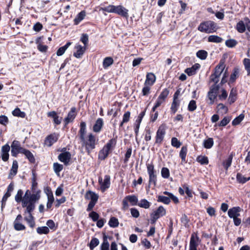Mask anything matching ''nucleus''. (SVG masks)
Segmentation results:
<instances>
[{
  "label": "nucleus",
  "instance_id": "1",
  "mask_svg": "<svg viewBox=\"0 0 250 250\" xmlns=\"http://www.w3.org/2000/svg\"><path fill=\"white\" fill-rule=\"evenodd\" d=\"M80 140L82 147L85 149L88 154H89L92 150L95 148L98 140L92 133H89L87 136Z\"/></svg>",
  "mask_w": 250,
  "mask_h": 250
},
{
  "label": "nucleus",
  "instance_id": "2",
  "mask_svg": "<svg viewBox=\"0 0 250 250\" xmlns=\"http://www.w3.org/2000/svg\"><path fill=\"white\" fill-rule=\"evenodd\" d=\"M40 192L41 191L39 190L36 194H32L31 196L23 197V199L21 202L22 207L23 208H26L24 214H26V212L33 211L35 209V203L40 198V196L39 195Z\"/></svg>",
  "mask_w": 250,
  "mask_h": 250
},
{
  "label": "nucleus",
  "instance_id": "3",
  "mask_svg": "<svg viewBox=\"0 0 250 250\" xmlns=\"http://www.w3.org/2000/svg\"><path fill=\"white\" fill-rule=\"evenodd\" d=\"M217 29L216 23L211 21L201 22L198 27V30L202 32L212 33Z\"/></svg>",
  "mask_w": 250,
  "mask_h": 250
},
{
  "label": "nucleus",
  "instance_id": "4",
  "mask_svg": "<svg viewBox=\"0 0 250 250\" xmlns=\"http://www.w3.org/2000/svg\"><path fill=\"white\" fill-rule=\"evenodd\" d=\"M167 126L165 124L160 125L156 131L155 137V144L158 146L162 145L166 134Z\"/></svg>",
  "mask_w": 250,
  "mask_h": 250
},
{
  "label": "nucleus",
  "instance_id": "5",
  "mask_svg": "<svg viewBox=\"0 0 250 250\" xmlns=\"http://www.w3.org/2000/svg\"><path fill=\"white\" fill-rule=\"evenodd\" d=\"M138 199L137 196L135 195H130L125 196L122 201V210L125 211L129 208L128 203H130L131 206L138 205Z\"/></svg>",
  "mask_w": 250,
  "mask_h": 250
},
{
  "label": "nucleus",
  "instance_id": "6",
  "mask_svg": "<svg viewBox=\"0 0 250 250\" xmlns=\"http://www.w3.org/2000/svg\"><path fill=\"white\" fill-rule=\"evenodd\" d=\"M146 165L149 176V184H153L155 186L157 182V171L154 169V166L152 162L147 163Z\"/></svg>",
  "mask_w": 250,
  "mask_h": 250
},
{
  "label": "nucleus",
  "instance_id": "7",
  "mask_svg": "<svg viewBox=\"0 0 250 250\" xmlns=\"http://www.w3.org/2000/svg\"><path fill=\"white\" fill-rule=\"evenodd\" d=\"M166 214V210L165 208L162 206L159 207L158 208L150 215L151 223L154 224L160 217L165 216Z\"/></svg>",
  "mask_w": 250,
  "mask_h": 250
},
{
  "label": "nucleus",
  "instance_id": "8",
  "mask_svg": "<svg viewBox=\"0 0 250 250\" xmlns=\"http://www.w3.org/2000/svg\"><path fill=\"white\" fill-rule=\"evenodd\" d=\"M109 243L107 241V236L104 234L103 242L100 246V250H110ZM110 250H118L117 244L115 242H112L110 244Z\"/></svg>",
  "mask_w": 250,
  "mask_h": 250
},
{
  "label": "nucleus",
  "instance_id": "9",
  "mask_svg": "<svg viewBox=\"0 0 250 250\" xmlns=\"http://www.w3.org/2000/svg\"><path fill=\"white\" fill-rule=\"evenodd\" d=\"M98 182L100 185V189L104 192L108 189L110 186V176L105 175L103 180L101 177H99Z\"/></svg>",
  "mask_w": 250,
  "mask_h": 250
},
{
  "label": "nucleus",
  "instance_id": "10",
  "mask_svg": "<svg viewBox=\"0 0 250 250\" xmlns=\"http://www.w3.org/2000/svg\"><path fill=\"white\" fill-rule=\"evenodd\" d=\"M11 154L14 157H17L19 153H22L23 152L24 148L21 146L20 143L17 141L14 140L11 145Z\"/></svg>",
  "mask_w": 250,
  "mask_h": 250
},
{
  "label": "nucleus",
  "instance_id": "11",
  "mask_svg": "<svg viewBox=\"0 0 250 250\" xmlns=\"http://www.w3.org/2000/svg\"><path fill=\"white\" fill-rule=\"evenodd\" d=\"M219 89V85L213 84L210 89L208 92V96L210 101L209 104H212L215 99L217 96V93Z\"/></svg>",
  "mask_w": 250,
  "mask_h": 250
},
{
  "label": "nucleus",
  "instance_id": "12",
  "mask_svg": "<svg viewBox=\"0 0 250 250\" xmlns=\"http://www.w3.org/2000/svg\"><path fill=\"white\" fill-rule=\"evenodd\" d=\"M114 13L121 16L126 20L128 19L129 17L128 9L121 5L115 6Z\"/></svg>",
  "mask_w": 250,
  "mask_h": 250
},
{
  "label": "nucleus",
  "instance_id": "13",
  "mask_svg": "<svg viewBox=\"0 0 250 250\" xmlns=\"http://www.w3.org/2000/svg\"><path fill=\"white\" fill-rule=\"evenodd\" d=\"M76 108L75 107H73L68 112L67 117L64 119L65 125H66L69 123L72 122L76 118Z\"/></svg>",
  "mask_w": 250,
  "mask_h": 250
},
{
  "label": "nucleus",
  "instance_id": "14",
  "mask_svg": "<svg viewBox=\"0 0 250 250\" xmlns=\"http://www.w3.org/2000/svg\"><path fill=\"white\" fill-rule=\"evenodd\" d=\"M10 149V147L8 144H6L1 147V157L2 160L4 162L7 161L9 159Z\"/></svg>",
  "mask_w": 250,
  "mask_h": 250
},
{
  "label": "nucleus",
  "instance_id": "15",
  "mask_svg": "<svg viewBox=\"0 0 250 250\" xmlns=\"http://www.w3.org/2000/svg\"><path fill=\"white\" fill-rule=\"evenodd\" d=\"M58 159L60 161L63 162L65 165H67L71 159V154L68 151L62 153L58 156Z\"/></svg>",
  "mask_w": 250,
  "mask_h": 250
},
{
  "label": "nucleus",
  "instance_id": "16",
  "mask_svg": "<svg viewBox=\"0 0 250 250\" xmlns=\"http://www.w3.org/2000/svg\"><path fill=\"white\" fill-rule=\"evenodd\" d=\"M75 49H76V52L73 54L74 56L76 58H81L86 50V47H83L80 44H77L75 47Z\"/></svg>",
  "mask_w": 250,
  "mask_h": 250
},
{
  "label": "nucleus",
  "instance_id": "17",
  "mask_svg": "<svg viewBox=\"0 0 250 250\" xmlns=\"http://www.w3.org/2000/svg\"><path fill=\"white\" fill-rule=\"evenodd\" d=\"M58 139V135L56 134H52L45 139V144L48 146H51L54 143L56 142Z\"/></svg>",
  "mask_w": 250,
  "mask_h": 250
},
{
  "label": "nucleus",
  "instance_id": "18",
  "mask_svg": "<svg viewBox=\"0 0 250 250\" xmlns=\"http://www.w3.org/2000/svg\"><path fill=\"white\" fill-rule=\"evenodd\" d=\"M104 125V121L102 118H98L93 126V131L95 133L100 132Z\"/></svg>",
  "mask_w": 250,
  "mask_h": 250
},
{
  "label": "nucleus",
  "instance_id": "19",
  "mask_svg": "<svg viewBox=\"0 0 250 250\" xmlns=\"http://www.w3.org/2000/svg\"><path fill=\"white\" fill-rule=\"evenodd\" d=\"M241 208L239 207H233L228 210V215L229 218H233L240 216Z\"/></svg>",
  "mask_w": 250,
  "mask_h": 250
},
{
  "label": "nucleus",
  "instance_id": "20",
  "mask_svg": "<svg viewBox=\"0 0 250 250\" xmlns=\"http://www.w3.org/2000/svg\"><path fill=\"white\" fill-rule=\"evenodd\" d=\"M18 169V163L16 160L13 162L12 167L10 170L8 178L12 179L17 173Z\"/></svg>",
  "mask_w": 250,
  "mask_h": 250
},
{
  "label": "nucleus",
  "instance_id": "21",
  "mask_svg": "<svg viewBox=\"0 0 250 250\" xmlns=\"http://www.w3.org/2000/svg\"><path fill=\"white\" fill-rule=\"evenodd\" d=\"M18 220H22V217L21 214H19L14 222V229L17 230H22L25 229V227L22 224H18Z\"/></svg>",
  "mask_w": 250,
  "mask_h": 250
},
{
  "label": "nucleus",
  "instance_id": "22",
  "mask_svg": "<svg viewBox=\"0 0 250 250\" xmlns=\"http://www.w3.org/2000/svg\"><path fill=\"white\" fill-rule=\"evenodd\" d=\"M85 198L87 200L90 199V201L97 202L99 198V196L95 192L89 190L86 192L85 194Z\"/></svg>",
  "mask_w": 250,
  "mask_h": 250
},
{
  "label": "nucleus",
  "instance_id": "23",
  "mask_svg": "<svg viewBox=\"0 0 250 250\" xmlns=\"http://www.w3.org/2000/svg\"><path fill=\"white\" fill-rule=\"evenodd\" d=\"M156 81L155 75L152 73H148L146 76V80L145 82V85L151 86Z\"/></svg>",
  "mask_w": 250,
  "mask_h": 250
},
{
  "label": "nucleus",
  "instance_id": "24",
  "mask_svg": "<svg viewBox=\"0 0 250 250\" xmlns=\"http://www.w3.org/2000/svg\"><path fill=\"white\" fill-rule=\"evenodd\" d=\"M86 133V125L85 122L82 121L80 125V129L78 132L79 139H81L85 136Z\"/></svg>",
  "mask_w": 250,
  "mask_h": 250
},
{
  "label": "nucleus",
  "instance_id": "25",
  "mask_svg": "<svg viewBox=\"0 0 250 250\" xmlns=\"http://www.w3.org/2000/svg\"><path fill=\"white\" fill-rule=\"evenodd\" d=\"M198 240L199 237L197 236L195 237L193 234L191 235L189 242V250H197V247L198 245L197 241Z\"/></svg>",
  "mask_w": 250,
  "mask_h": 250
},
{
  "label": "nucleus",
  "instance_id": "26",
  "mask_svg": "<svg viewBox=\"0 0 250 250\" xmlns=\"http://www.w3.org/2000/svg\"><path fill=\"white\" fill-rule=\"evenodd\" d=\"M225 67V65L224 63L220 62L215 67L214 69V72L213 74L220 77Z\"/></svg>",
  "mask_w": 250,
  "mask_h": 250
},
{
  "label": "nucleus",
  "instance_id": "27",
  "mask_svg": "<svg viewBox=\"0 0 250 250\" xmlns=\"http://www.w3.org/2000/svg\"><path fill=\"white\" fill-rule=\"evenodd\" d=\"M200 67V65L198 63H196L193 65L191 67L187 68L185 72L188 75V76H192L196 74V70L198 69Z\"/></svg>",
  "mask_w": 250,
  "mask_h": 250
},
{
  "label": "nucleus",
  "instance_id": "28",
  "mask_svg": "<svg viewBox=\"0 0 250 250\" xmlns=\"http://www.w3.org/2000/svg\"><path fill=\"white\" fill-rule=\"evenodd\" d=\"M110 151L104 146L99 151L98 158L101 160H104L108 155Z\"/></svg>",
  "mask_w": 250,
  "mask_h": 250
},
{
  "label": "nucleus",
  "instance_id": "29",
  "mask_svg": "<svg viewBox=\"0 0 250 250\" xmlns=\"http://www.w3.org/2000/svg\"><path fill=\"white\" fill-rule=\"evenodd\" d=\"M32 212H26L28 214L27 216L24 217V220L28 223L31 228H33L35 226V222L34 221L33 216L32 215Z\"/></svg>",
  "mask_w": 250,
  "mask_h": 250
},
{
  "label": "nucleus",
  "instance_id": "30",
  "mask_svg": "<svg viewBox=\"0 0 250 250\" xmlns=\"http://www.w3.org/2000/svg\"><path fill=\"white\" fill-rule=\"evenodd\" d=\"M116 143L117 138H112L109 140L107 143L104 146L107 148L110 151L115 147Z\"/></svg>",
  "mask_w": 250,
  "mask_h": 250
},
{
  "label": "nucleus",
  "instance_id": "31",
  "mask_svg": "<svg viewBox=\"0 0 250 250\" xmlns=\"http://www.w3.org/2000/svg\"><path fill=\"white\" fill-rule=\"evenodd\" d=\"M86 14L84 11H82L75 17L74 20V24H78L85 17Z\"/></svg>",
  "mask_w": 250,
  "mask_h": 250
},
{
  "label": "nucleus",
  "instance_id": "32",
  "mask_svg": "<svg viewBox=\"0 0 250 250\" xmlns=\"http://www.w3.org/2000/svg\"><path fill=\"white\" fill-rule=\"evenodd\" d=\"M236 90L232 88L230 91L228 99V101L230 104H233L236 100Z\"/></svg>",
  "mask_w": 250,
  "mask_h": 250
},
{
  "label": "nucleus",
  "instance_id": "33",
  "mask_svg": "<svg viewBox=\"0 0 250 250\" xmlns=\"http://www.w3.org/2000/svg\"><path fill=\"white\" fill-rule=\"evenodd\" d=\"M42 39V37L38 38L36 40V43L38 44V49L42 52H45L48 48L47 45H42L40 43V41Z\"/></svg>",
  "mask_w": 250,
  "mask_h": 250
},
{
  "label": "nucleus",
  "instance_id": "34",
  "mask_svg": "<svg viewBox=\"0 0 250 250\" xmlns=\"http://www.w3.org/2000/svg\"><path fill=\"white\" fill-rule=\"evenodd\" d=\"M22 154H23L27 159L32 163H34L35 162V159L33 154L27 149H25Z\"/></svg>",
  "mask_w": 250,
  "mask_h": 250
},
{
  "label": "nucleus",
  "instance_id": "35",
  "mask_svg": "<svg viewBox=\"0 0 250 250\" xmlns=\"http://www.w3.org/2000/svg\"><path fill=\"white\" fill-rule=\"evenodd\" d=\"M188 152L187 146H183L180 151L179 156L181 158L182 162H186V156Z\"/></svg>",
  "mask_w": 250,
  "mask_h": 250
},
{
  "label": "nucleus",
  "instance_id": "36",
  "mask_svg": "<svg viewBox=\"0 0 250 250\" xmlns=\"http://www.w3.org/2000/svg\"><path fill=\"white\" fill-rule=\"evenodd\" d=\"M114 61L112 58L107 57L105 58L103 62V66L104 69L107 68L113 63Z\"/></svg>",
  "mask_w": 250,
  "mask_h": 250
},
{
  "label": "nucleus",
  "instance_id": "37",
  "mask_svg": "<svg viewBox=\"0 0 250 250\" xmlns=\"http://www.w3.org/2000/svg\"><path fill=\"white\" fill-rule=\"evenodd\" d=\"M246 24L244 23V21H239L236 24V30L240 33H244L246 30Z\"/></svg>",
  "mask_w": 250,
  "mask_h": 250
},
{
  "label": "nucleus",
  "instance_id": "38",
  "mask_svg": "<svg viewBox=\"0 0 250 250\" xmlns=\"http://www.w3.org/2000/svg\"><path fill=\"white\" fill-rule=\"evenodd\" d=\"M151 205V203L148 202L145 199H141L138 204V206L140 208L147 209L149 208Z\"/></svg>",
  "mask_w": 250,
  "mask_h": 250
},
{
  "label": "nucleus",
  "instance_id": "39",
  "mask_svg": "<svg viewBox=\"0 0 250 250\" xmlns=\"http://www.w3.org/2000/svg\"><path fill=\"white\" fill-rule=\"evenodd\" d=\"M71 44V42H67L65 45L60 47L57 51V55L58 56H62L63 55L65 50L68 48V47Z\"/></svg>",
  "mask_w": 250,
  "mask_h": 250
},
{
  "label": "nucleus",
  "instance_id": "40",
  "mask_svg": "<svg viewBox=\"0 0 250 250\" xmlns=\"http://www.w3.org/2000/svg\"><path fill=\"white\" fill-rule=\"evenodd\" d=\"M208 41L210 42L220 43L223 41V39L216 35H210L208 37Z\"/></svg>",
  "mask_w": 250,
  "mask_h": 250
},
{
  "label": "nucleus",
  "instance_id": "41",
  "mask_svg": "<svg viewBox=\"0 0 250 250\" xmlns=\"http://www.w3.org/2000/svg\"><path fill=\"white\" fill-rule=\"evenodd\" d=\"M180 105V101L179 100L173 99V102L171 106V111L173 114H175L177 111L179 106Z\"/></svg>",
  "mask_w": 250,
  "mask_h": 250
},
{
  "label": "nucleus",
  "instance_id": "42",
  "mask_svg": "<svg viewBox=\"0 0 250 250\" xmlns=\"http://www.w3.org/2000/svg\"><path fill=\"white\" fill-rule=\"evenodd\" d=\"M36 230L37 232L40 235L47 234L50 231L49 228L46 226L38 227Z\"/></svg>",
  "mask_w": 250,
  "mask_h": 250
},
{
  "label": "nucleus",
  "instance_id": "43",
  "mask_svg": "<svg viewBox=\"0 0 250 250\" xmlns=\"http://www.w3.org/2000/svg\"><path fill=\"white\" fill-rule=\"evenodd\" d=\"M236 180L239 183L244 184L250 180V177L246 178L241 173H238L236 175Z\"/></svg>",
  "mask_w": 250,
  "mask_h": 250
},
{
  "label": "nucleus",
  "instance_id": "44",
  "mask_svg": "<svg viewBox=\"0 0 250 250\" xmlns=\"http://www.w3.org/2000/svg\"><path fill=\"white\" fill-rule=\"evenodd\" d=\"M115 5H109L106 7H101L100 8V11H102L103 12H106L108 13H114L115 12Z\"/></svg>",
  "mask_w": 250,
  "mask_h": 250
},
{
  "label": "nucleus",
  "instance_id": "45",
  "mask_svg": "<svg viewBox=\"0 0 250 250\" xmlns=\"http://www.w3.org/2000/svg\"><path fill=\"white\" fill-rule=\"evenodd\" d=\"M130 117V112L129 111L125 112L123 117V120L120 124V126H123L124 124L129 122Z\"/></svg>",
  "mask_w": 250,
  "mask_h": 250
},
{
  "label": "nucleus",
  "instance_id": "46",
  "mask_svg": "<svg viewBox=\"0 0 250 250\" xmlns=\"http://www.w3.org/2000/svg\"><path fill=\"white\" fill-rule=\"evenodd\" d=\"M12 114L14 116L19 117L21 118H24L26 115L25 112L21 111L20 109L18 107L15 108L13 111Z\"/></svg>",
  "mask_w": 250,
  "mask_h": 250
},
{
  "label": "nucleus",
  "instance_id": "47",
  "mask_svg": "<svg viewBox=\"0 0 250 250\" xmlns=\"http://www.w3.org/2000/svg\"><path fill=\"white\" fill-rule=\"evenodd\" d=\"M157 201L161 202L166 205H168L170 202V199L169 196L166 197L165 196L159 195L158 197Z\"/></svg>",
  "mask_w": 250,
  "mask_h": 250
},
{
  "label": "nucleus",
  "instance_id": "48",
  "mask_svg": "<svg viewBox=\"0 0 250 250\" xmlns=\"http://www.w3.org/2000/svg\"><path fill=\"white\" fill-rule=\"evenodd\" d=\"M99 244V240L97 238H92L89 244V247L90 250H93Z\"/></svg>",
  "mask_w": 250,
  "mask_h": 250
},
{
  "label": "nucleus",
  "instance_id": "49",
  "mask_svg": "<svg viewBox=\"0 0 250 250\" xmlns=\"http://www.w3.org/2000/svg\"><path fill=\"white\" fill-rule=\"evenodd\" d=\"M239 69L238 68H234L232 73L231 74L229 78V83H233L236 78L238 77Z\"/></svg>",
  "mask_w": 250,
  "mask_h": 250
},
{
  "label": "nucleus",
  "instance_id": "50",
  "mask_svg": "<svg viewBox=\"0 0 250 250\" xmlns=\"http://www.w3.org/2000/svg\"><path fill=\"white\" fill-rule=\"evenodd\" d=\"M108 224L110 227L112 228H116L119 225V221L118 219L114 217H112L110 218Z\"/></svg>",
  "mask_w": 250,
  "mask_h": 250
},
{
  "label": "nucleus",
  "instance_id": "51",
  "mask_svg": "<svg viewBox=\"0 0 250 250\" xmlns=\"http://www.w3.org/2000/svg\"><path fill=\"white\" fill-rule=\"evenodd\" d=\"M243 64L246 70L247 71L248 76H250V60L247 58L244 59Z\"/></svg>",
  "mask_w": 250,
  "mask_h": 250
},
{
  "label": "nucleus",
  "instance_id": "52",
  "mask_svg": "<svg viewBox=\"0 0 250 250\" xmlns=\"http://www.w3.org/2000/svg\"><path fill=\"white\" fill-rule=\"evenodd\" d=\"M23 192L21 189H19L15 195V199L17 203H20L23 199Z\"/></svg>",
  "mask_w": 250,
  "mask_h": 250
},
{
  "label": "nucleus",
  "instance_id": "53",
  "mask_svg": "<svg viewBox=\"0 0 250 250\" xmlns=\"http://www.w3.org/2000/svg\"><path fill=\"white\" fill-rule=\"evenodd\" d=\"M213 145V140L212 138H209L204 142V146L207 149L210 148Z\"/></svg>",
  "mask_w": 250,
  "mask_h": 250
},
{
  "label": "nucleus",
  "instance_id": "54",
  "mask_svg": "<svg viewBox=\"0 0 250 250\" xmlns=\"http://www.w3.org/2000/svg\"><path fill=\"white\" fill-rule=\"evenodd\" d=\"M197 161L201 165H207L208 163V160L207 157L205 156H199L197 158Z\"/></svg>",
  "mask_w": 250,
  "mask_h": 250
},
{
  "label": "nucleus",
  "instance_id": "55",
  "mask_svg": "<svg viewBox=\"0 0 250 250\" xmlns=\"http://www.w3.org/2000/svg\"><path fill=\"white\" fill-rule=\"evenodd\" d=\"M232 160V156L230 155L227 159L224 161L223 165L226 170H227L229 167L231 166Z\"/></svg>",
  "mask_w": 250,
  "mask_h": 250
},
{
  "label": "nucleus",
  "instance_id": "56",
  "mask_svg": "<svg viewBox=\"0 0 250 250\" xmlns=\"http://www.w3.org/2000/svg\"><path fill=\"white\" fill-rule=\"evenodd\" d=\"M196 56L201 60H205L207 57L208 53L206 51L201 50L197 52Z\"/></svg>",
  "mask_w": 250,
  "mask_h": 250
},
{
  "label": "nucleus",
  "instance_id": "57",
  "mask_svg": "<svg viewBox=\"0 0 250 250\" xmlns=\"http://www.w3.org/2000/svg\"><path fill=\"white\" fill-rule=\"evenodd\" d=\"M63 165L60 164L58 163H55L53 164V169L55 171V172L57 174H59V173L60 171H61L63 169Z\"/></svg>",
  "mask_w": 250,
  "mask_h": 250
},
{
  "label": "nucleus",
  "instance_id": "58",
  "mask_svg": "<svg viewBox=\"0 0 250 250\" xmlns=\"http://www.w3.org/2000/svg\"><path fill=\"white\" fill-rule=\"evenodd\" d=\"M244 118V115L241 114L239 116L235 118L232 122L233 125H239Z\"/></svg>",
  "mask_w": 250,
  "mask_h": 250
},
{
  "label": "nucleus",
  "instance_id": "59",
  "mask_svg": "<svg viewBox=\"0 0 250 250\" xmlns=\"http://www.w3.org/2000/svg\"><path fill=\"white\" fill-rule=\"evenodd\" d=\"M237 43V42L234 39H229L226 41L225 44L227 46L230 48L234 47Z\"/></svg>",
  "mask_w": 250,
  "mask_h": 250
},
{
  "label": "nucleus",
  "instance_id": "60",
  "mask_svg": "<svg viewBox=\"0 0 250 250\" xmlns=\"http://www.w3.org/2000/svg\"><path fill=\"white\" fill-rule=\"evenodd\" d=\"M163 193L169 196L170 199H171L174 203L177 204L179 203V199H178V198L174 196L172 193L169 192L168 191H164Z\"/></svg>",
  "mask_w": 250,
  "mask_h": 250
},
{
  "label": "nucleus",
  "instance_id": "61",
  "mask_svg": "<svg viewBox=\"0 0 250 250\" xmlns=\"http://www.w3.org/2000/svg\"><path fill=\"white\" fill-rule=\"evenodd\" d=\"M168 94L169 90L167 88H165L162 91L158 97L165 101Z\"/></svg>",
  "mask_w": 250,
  "mask_h": 250
},
{
  "label": "nucleus",
  "instance_id": "62",
  "mask_svg": "<svg viewBox=\"0 0 250 250\" xmlns=\"http://www.w3.org/2000/svg\"><path fill=\"white\" fill-rule=\"evenodd\" d=\"M161 175L164 178H168L169 177V169L167 167H163L161 169Z\"/></svg>",
  "mask_w": 250,
  "mask_h": 250
},
{
  "label": "nucleus",
  "instance_id": "63",
  "mask_svg": "<svg viewBox=\"0 0 250 250\" xmlns=\"http://www.w3.org/2000/svg\"><path fill=\"white\" fill-rule=\"evenodd\" d=\"M182 145V143L176 137H172L171 139V145L176 148H179Z\"/></svg>",
  "mask_w": 250,
  "mask_h": 250
},
{
  "label": "nucleus",
  "instance_id": "64",
  "mask_svg": "<svg viewBox=\"0 0 250 250\" xmlns=\"http://www.w3.org/2000/svg\"><path fill=\"white\" fill-rule=\"evenodd\" d=\"M197 108L196 103L194 100H191L190 101L188 105V110L189 111H193Z\"/></svg>",
  "mask_w": 250,
  "mask_h": 250
}]
</instances>
